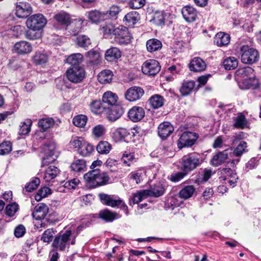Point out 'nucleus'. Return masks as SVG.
<instances>
[{"label": "nucleus", "instance_id": "nucleus-1", "mask_svg": "<svg viewBox=\"0 0 261 261\" xmlns=\"http://www.w3.org/2000/svg\"><path fill=\"white\" fill-rule=\"evenodd\" d=\"M84 179L87 187L95 188L107 184L110 177L106 172H101L99 169H96L86 173Z\"/></svg>", "mask_w": 261, "mask_h": 261}, {"label": "nucleus", "instance_id": "nucleus-2", "mask_svg": "<svg viewBox=\"0 0 261 261\" xmlns=\"http://www.w3.org/2000/svg\"><path fill=\"white\" fill-rule=\"evenodd\" d=\"M75 239L76 235H72V230L67 229L61 231L55 237L52 246L56 251H63L68 248L70 245H74Z\"/></svg>", "mask_w": 261, "mask_h": 261}, {"label": "nucleus", "instance_id": "nucleus-3", "mask_svg": "<svg viewBox=\"0 0 261 261\" xmlns=\"http://www.w3.org/2000/svg\"><path fill=\"white\" fill-rule=\"evenodd\" d=\"M238 49V52L241 55V61L243 63L252 64L259 60V53L255 48L248 45H243L239 46Z\"/></svg>", "mask_w": 261, "mask_h": 261}, {"label": "nucleus", "instance_id": "nucleus-4", "mask_svg": "<svg viewBox=\"0 0 261 261\" xmlns=\"http://www.w3.org/2000/svg\"><path fill=\"white\" fill-rule=\"evenodd\" d=\"M202 163L200 155L192 153L184 155L181 159V169L188 173L193 171Z\"/></svg>", "mask_w": 261, "mask_h": 261}, {"label": "nucleus", "instance_id": "nucleus-5", "mask_svg": "<svg viewBox=\"0 0 261 261\" xmlns=\"http://www.w3.org/2000/svg\"><path fill=\"white\" fill-rule=\"evenodd\" d=\"M98 197L103 204L112 207H119L124 210L126 214H128L127 206L120 198L104 193L99 194Z\"/></svg>", "mask_w": 261, "mask_h": 261}, {"label": "nucleus", "instance_id": "nucleus-6", "mask_svg": "<svg viewBox=\"0 0 261 261\" xmlns=\"http://www.w3.org/2000/svg\"><path fill=\"white\" fill-rule=\"evenodd\" d=\"M114 35L115 42L120 45H125L130 42L131 37L125 27L120 25L116 28Z\"/></svg>", "mask_w": 261, "mask_h": 261}, {"label": "nucleus", "instance_id": "nucleus-7", "mask_svg": "<svg viewBox=\"0 0 261 261\" xmlns=\"http://www.w3.org/2000/svg\"><path fill=\"white\" fill-rule=\"evenodd\" d=\"M46 20L41 14H36L29 17L26 24L29 29L41 30L46 24Z\"/></svg>", "mask_w": 261, "mask_h": 261}, {"label": "nucleus", "instance_id": "nucleus-8", "mask_svg": "<svg viewBox=\"0 0 261 261\" xmlns=\"http://www.w3.org/2000/svg\"><path fill=\"white\" fill-rule=\"evenodd\" d=\"M161 69L158 61L154 59H149L143 63L142 65V72L148 76H154Z\"/></svg>", "mask_w": 261, "mask_h": 261}, {"label": "nucleus", "instance_id": "nucleus-9", "mask_svg": "<svg viewBox=\"0 0 261 261\" xmlns=\"http://www.w3.org/2000/svg\"><path fill=\"white\" fill-rule=\"evenodd\" d=\"M197 138L198 136L196 133L190 132H184L178 140V147L181 149L185 147H191L195 144Z\"/></svg>", "mask_w": 261, "mask_h": 261}, {"label": "nucleus", "instance_id": "nucleus-10", "mask_svg": "<svg viewBox=\"0 0 261 261\" xmlns=\"http://www.w3.org/2000/svg\"><path fill=\"white\" fill-rule=\"evenodd\" d=\"M85 75L84 68L79 66L72 67L66 71V76L70 82H81Z\"/></svg>", "mask_w": 261, "mask_h": 261}, {"label": "nucleus", "instance_id": "nucleus-11", "mask_svg": "<svg viewBox=\"0 0 261 261\" xmlns=\"http://www.w3.org/2000/svg\"><path fill=\"white\" fill-rule=\"evenodd\" d=\"M105 114L107 119L111 121L118 119L123 114L124 109L120 105L108 107L105 109Z\"/></svg>", "mask_w": 261, "mask_h": 261}, {"label": "nucleus", "instance_id": "nucleus-12", "mask_svg": "<svg viewBox=\"0 0 261 261\" xmlns=\"http://www.w3.org/2000/svg\"><path fill=\"white\" fill-rule=\"evenodd\" d=\"M32 50V44L26 41H20L16 42L12 48L13 53L21 56L29 54Z\"/></svg>", "mask_w": 261, "mask_h": 261}, {"label": "nucleus", "instance_id": "nucleus-13", "mask_svg": "<svg viewBox=\"0 0 261 261\" xmlns=\"http://www.w3.org/2000/svg\"><path fill=\"white\" fill-rule=\"evenodd\" d=\"M144 90L137 86L132 87L128 89L125 93L124 96L126 100L129 101H135L140 99L144 95Z\"/></svg>", "mask_w": 261, "mask_h": 261}, {"label": "nucleus", "instance_id": "nucleus-14", "mask_svg": "<svg viewBox=\"0 0 261 261\" xmlns=\"http://www.w3.org/2000/svg\"><path fill=\"white\" fill-rule=\"evenodd\" d=\"M16 15L19 18H25L32 12V7L29 3H17L16 6Z\"/></svg>", "mask_w": 261, "mask_h": 261}, {"label": "nucleus", "instance_id": "nucleus-15", "mask_svg": "<svg viewBox=\"0 0 261 261\" xmlns=\"http://www.w3.org/2000/svg\"><path fill=\"white\" fill-rule=\"evenodd\" d=\"M86 16L92 23L98 24L107 19V14L97 10L87 12Z\"/></svg>", "mask_w": 261, "mask_h": 261}, {"label": "nucleus", "instance_id": "nucleus-16", "mask_svg": "<svg viewBox=\"0 0 261 261\" xmlns=\"http://www.w3.org/2000/svg\"><path fill=\"white\" fill-rule=\"evenodd\" d=\"M128 117L133 122L141 120L145 116V111L142 107L134 106L128 112Z\"/></svg>", "mask_w": 261, "mask_h": 261}, {"label": "nucleus", "instance_id": "nucleus-17", "mask_svg": "<svg viewBox=\"0 0 261 261\" xmlns=\"http://www.w3.org/2000/svg\"><path fill=\"white\" fill-rule=\"evenodd\" d=\"M49 208L48 206L43 203H38L34 207L32 212V216L35 219H40L41 218H46V216L48 213Z\"/></svg>", "mask_w": 261, "mask_h": 261}, {"label": "nucleus", "instance_id": "nucleus-18", "mask_svg": "<svg viewBox=\"0 0 261 261\" xmlns=\"http://www.w3.org/2000/svg\"><path fill=\"white\" fill-rule=\"evenodd\" d=\"M113 138L115 141H120L129 136L134 137L135 133L132 130H128L125 128L120 127L114 129L112 133Z\"/></svg>", "mask_w": 261, "mask_h": 261}, {"label": "nucleus", "instance_id": "nucleus-19", "mask_svg": "<svg viewBox=\"0 0 261 261\" xmlns=\"http://www.w3.org/2000/svg\"><path fill=\"white\" fill-rule=\"evenodd\" d=\"M181 13L185 20L188 22L195 21L197 16V12L196 9L190 6L183 7Z\"/></svg>", "mask_w": 261, "mask_h": 261}, {"label": "nucleus", "instance_id": "nucleus-20", "mask_svg": "<svg viewBox=\"0 0 261 261\" xmlns=\"http://www.w3.org/2000/svg\"><path fill=\"white\" fill-rule=\"evenodd\" d=\"M173 130V126L168 122H164L158 126V135L163 139L169 136Z\"/></svg>", "mask_w": 261, "mask_h": 261}, {"label": "nucleus", "instance_id": "nucleus-21", "mask_svg": "<svg viewBox=\"0 0 261 261\" xmlns=\"http://www.w3.org/2000/svg\"><path fill=\"white\" fill-rule=\"evenodd\" d=\"M228 149H226L223 151H218L215 154L211 160V165L216 167L224 163L228 159Z\"/></svg>", "mask_w": 261, "mask_h": 261}, {"label": "nucleus", "instance_id": "nucleus-22", "mask_svg": "<svg viewBox=\"0 0 261 261\" xmlns=\"http://www.w3.org/2000/svg\"><path fill=\"white\" fill-rule=\"evenodd\" d=\"M102 102L108 107L118 105V97L116 94L111 92L107 91L102 96Z\"/></svg>", "mask_w": 261, "mask_h": 261}, {"label": "nucleus", "instance_id": "nucleus-23", "mask_svg": "<svg viewBox=\"0 0 261 261\" xmlns=\"http://www.w3.org/2000/svg\"><path fill=\"white\" fill-rule=\"evenodd\" d=\"M206 65L205 62L200 58H194L189 64L190 70L194 72H201L204 70Z\"/></svg>", "mask_w": 261, "mask_h": 261}, {"label": "nucleus", "instance_id": "nucleus-24", "mask_svg": "<svg viewBox=\"0 0 261 261\" xmlns=\"http://www.w3.org/2000/svg\"><path fill=\"white\" fill-rule=\"evenodd\" d=\"M214 173L210 169L205 168L199 171L196 175L195 182L198 184H201L206 182Z\"/></svg>", "mask_w": 261, "mask_h": 261}, {"label": "nucleus", "instance_id": "nucleus-25", "mask_svg": "<svg viewBox=\"0 0 261 261\" xmlns=\"http://www.w3.org/2000/svg\"><path fill=\"white\" fill-rule=\"evenodd\" d=\"M54 18L58 24L66 27L71 20L70 15L65 11L58 12L54 15Z\"/></svg>", "mask_w": 261, "mask_h": 261}, {"label": "nucleus", "instance_id": "nucleus-26", "mask_svg": "<svg viewBox=\"0 0 261 261\" xmlns=\"http://www.w3.org/2000/svg\"><path fill=\"white\" fill-rule=\"evenodd\" d=\"M230 36L224 32L218 33L214 38V43L218 46H224L230 42Z\"/></svg>", "mask_w": 261, "mask_h": 261}, {"label": "nucleus", "instance_id": "nucleus-27", "mask_svg": "<svg viewBox=\"0 0 261 261\" xmlns=\"http://www.w3.org/2000/svg\"><path fill=\"white\" fill-rule=\"evenodd\" d=\"M55 149V146L53 143H49L48 144H44L42 147V151L45 154L46 157L42 158V162L43 164H45L47 163H50L54 159L49 160L47 161V160L49 159V157L52 156L54 154Z\"/></svg>", "mask_w": 261, "mask_h": 261}, {"label": "nucleus", "instance_id": "nucleus-28", "mask_svg": "<svg viewBox=\"0 0 261 261\" xmlns=\"http://www.w3.org/2000/svg\"><path fill=\"white\" fill-rule=\"evenodd\" d=\"M36 220V221L34 223V228L39 232L41 231L43 228H46L55 223V220L48 218Z\"/></svg>", "mask_w": 261, "mask_h": 261}, {"label": "nucleus", "instance_id": "nucleus-29", "mask_svg": "<svg viewBox=\"0 0 261 261\" xmlns=\"http://www.w3.org/2000/svg\"><path fill=\"white\" fill-rule=\"evenodd\" d=\"M106 222H112L114 220L119 218V215L116 212H113L108 209H104L100 211L97 216Z\"/></svg>", "mask_w": 261, "mask_h": 261}, {"label": "nucleus", "instance_id": "nucleus-30", "mask_svg": "<svg viewBox=\"0 0 261 261\" xmlns=\"http://www.w3.org/2000/svg\"><path fill=\"white\" fill-rule=\"evenodd\" d=\"M121 53L117 47H111L108 49L105 53V58L109 62H113L120 58Z\"/></svg>", "mask_w": 261, "mask_h": 261}, {"label": "nucleus", "instance_id": "nucleus-31", "mask_svg": "<svg viewBox=\"0 0 261 261\" xmlns=\"http://www.w3.org/2000/svg\"><path fill=\"white\" fill-rule=\"evenodd\" d=\"M48 59L47 55L43 51H36L32 57V60L36 65H42L45 64Z\"/></svg>", "mask_w": 261, "mask_h": 261}, {"label": "nucleus", "instance_id": "nucleus-32", "mask_svg": "<svg viewBox=\"0 0 261 261\" xmlns=\"http://www.w3.org/2000/svg\"><path fill=\"white\" fill-rule=\"evenodd\" d=\"M59 173V169L54 165H50L45 170L44 179L46 182H50L55 179Z\"/></svg>", "mask_w": 261, "mask_h": 261}, {"label": "nucleus", "instance_id": "nucleus-33", "mask_svg": "<svg viewBox=\"0 0 261 261\" xmlns=\"http://www.w3.org/2000/svg\"><path fill=\"white\" fill-rule=\"evenodd\" d=\"M83 21L80 19H75L71 20L66 27L69 31L74 35H76L81 30Z\"/></svg>", "mask_w": 261, "mask_h": 261}, {"label": "nucleus", "instance_id": "nucleus-34", "mask_svg": "<svg viewBox=\"0 0 261 261\" xmlns=\"http://www.w3.org/2000/svg\"><path fill=\"white\" fill-rule=\"evenodd\" d=\"M145 175V170L143 169L131 172L127 178L129 181H135L136 184H140Z\"/></svg>", "mask_w": 261, "mask_h": 261}, {"label": "nucleus", "instance_id": "nucleus-35", "mask_svg": "<svg viewBox=\"0 0 261 261\" xmlns=\"http://www.w3.org/2000/svg\"><path fill=\"white\" fill-rule=\"evenodd\" d=\"M140 18L139 14L137 12L132 11L125 15L124 20L126 25L132 27L140 20Z\"/></svg>", "mask_w": 261, "mask_h": 261}, {"label": "nucleus", "instance_id": "nucleus-36", "mask_svg": "<svg viewBox=\"0 0 261 261\" xmlns=\"http://www.w3.org/2000/svg\"><path fill=\"white\" fill-rule=\"evenodd\" d=\"M206 83H199L197 88L194 85V83H183L180 89V92L182 95L186 96L190 93L193 90L197 89L199 87L204 86Z\"/></svg>", "mask_w": 261, "mask_h": 261}, {"label": "nucleus", "instance_id": "nucleus-37", "mask_svg": "<svg viewBox=\"0 0 261 261\" xmlns=\"http://www.w3.org/2000/svg\"><path fill=\"white\" fill-rule=\"evenodd\" d=\"M70 168L76 173L84 172L86 169V161L83 159L75 160L71 163Z\"/></svg>", "mask_w": 261, "mask_h": 261}, {"label": "nucleus", "instance_id": "nucleus-38", "mask_svg": "<svg viewBox=\"0 0 261 261\" xmlns=\"http://www.w3.org/2000/svg\"><path fill=\"white\" fill-rule=\"evenodd\" d=\"M146 46L147 50L150 53H152L161 49L162 43L159 40L152 38L146 42Z\"/></svg>", "mask_w": 261, "mask_h": 261}, {"label": "nucleus", "instance_id": "nucleus-39", "mask_svg": "<svg viewBox=\"0 0 261 261\" xmlns=\"http://www.w3.org/2000/svg\"><path fill=\"white\" fill-rule=\"evenodd\" d=\"M164 191V187L160 184L151 187L149 189L145 190V192L148 196L155 197L162 195Z\"/></svg>", "mask_w": 261, "mask_h": 261}, {"label": "nucleus", "instance_id": "nucleus-40", "mask_svg": "<svg viewBox=\"0 0 261 261\" xmlns=\"http://www.w3.org/2000/svg\"><path fill=\"white\" fill-rule=\"evenodd\" d=\"M105 106H102L100 100H93L90 105V108L91 112L95 114H100L102 112H105L106 109Z\"/></svg>", "mask_w": 261, "mask_h": 261}, {"label": "nucleus", "instance_id": "nucleus-41", "mask_svg": "<svg viewBox=\"0 0 261 261\" xmlns=\"http://www.w3.org/2000/svg\"><path fill=\"white\" fill-rule=\"evenodd\" d=\"M83 59V56L81 54H73L69 56L66 59L67 63L70 64L72 67L74 66H79Z\"/></svg>", "mask_w": 261, "mask_h": 261}, {"label": "nucleus", "instance_id": "nucleus-42", "mask_svg": "<svg viewBox=\"0 0 261 261\" xmlns=\"http://www.w3.org/2000/svg\"><path fill=\"white\" fill-rule=\"evenodd\" d=\"M86 57L89 63L93 65H97L100 63V56L99 53L90 50L87 53Z\"/></svg>", "mask_w": 261, "mask_h": 261}, {"label": "nucleus", "instance_id": "nucleus-43", "mask_svg": "<svg viewBox=\"0 0 261 261\" xmlns=\"http://www.w3.org/2000/svg\"><path fill=\"white\" fill-rule=\"evenodd\" d=\"M223 63L224 68L227 70L234 69L238 66V59L234 57L227 58Z\"/></svg>", "mask_w": 261, "mask_h": 261}, {"label": "nucleus", "instance_id": "nucleus-44", "mask_svg": "<svg viewBox=\"0 0 261 261\" xmlns=\"http://www.w3.org/2000/svg\"><path fill=\"white\" fill-rule=\"evenodd\" d=\"M111 149V145L107 141H100L96 146L97 151L101 154L109 153Z\"/></svg>", "mask_w": 261, "mask_h": 261}, {"label": "nucleus", "instance_id": "nucleus-45", "mask_svg": "<svg viewBox=\"0 0 261 261\" xmlns=\"http://www.w3.org/2000/svg\"><path fill=\"white\" fill-rule=\"evenodd\" d=\"M93 150V146L88 142L84 141L81 148L78 149V152L81 155L87 156L89 155Z\"/></svg>", "mask_w": 261, "mask_h": 261}, {"label": "nucleus", "instance_id": "nucleus-46", "mask_svg": "<svg viewBox=\"0 0 261 261\" xmlns=\"http://www.w3.org/2000/svg\"><path fill=\"white\" fill-rule=\"evenodd\" d=\"M234 121L233 126L236 128L243 129L247 126L248 122L245 116L242 114L235 117Z\"/></svg>", "mask_w": 261, "mask_h": 261}, {"label": "nucleus", "instance_id": "nucleus-47", "mask_svg": "<svg viewBox=\"0 0 261 261\" xmlns=\"http://www.w3.org/2000/svg\"><path fill=\"white\" fill-rule=\"evenodd\" d=\"M54 124L55 121L51 118H42L38 122V125L43 132L46 131L48 128L52 127Z\"/></svg>", "mask_w": 261, "mask_h": 261}, {"label": "nucleus", "instance_id": "nucleus-48", "mask_svg": "<svg viewBox=\"0 0 261 261\" xmlns=\"http://www.w3.org/2000/svg\"><path fill=\"white\" fill-rule=\"evenodd\" d=\"M56 232V230L54 228L47 229L42 233L40 240L44 243H49L52 241Z\"/></svg>", "mask_w": 261, "mask_h": 261}, {"label": "nucleus", "instance_id": "nucleus-49", "mask_svg": "<svg viewBox=\"0 0 261 261\" xmlns=\"http://www.w3.org/2000/svg\"><path fill=\"white\" fill-rule=\"evenodd\" d=\"M88 118L85 115H77L72 120L73 124L79 127H84L87 122Z\"/></svg>", "mask_w": 261, "mask_h": 261}, {"label": "nucleus", "instance_id": "nucleus-50", "mask_svg": "<svg viewBox=\"0 0 261 261\" xmlns=\"http://www.w3.org/2000/svg\"><path fill=\"white\" fill-rule=\"evenodd\" d=\"M150 105L154 109H158L163 106V98L159 95H155L151 96L149 99Z\"/></svg>", "mask_w": 261, "mask_h": 261}, {"label": "nucleus", "instance_id": "nucleus-51", "mask_svg": "<svg viewBox=\"0 0 261 261\" xmlns=\"http://www.w3.org/2000/svg\"><path fill=\"white\" fill-rule=\"evenodd\" d=\"M113 76V72L110 70L101 71L97 76L98 82H111Z\"/></svg>", "mask_w": 261, "mask_h": 261}, {"label": "nucleus", "instance_id": "nucleus-52", "mask_svg": "<svg viewBox=\"0 0 261 261\" xmlns=\"http://www.w3.org/2000/svg\"><path fill=\"white\" fill-rule=\"evenodd\" d=\"M195 189L193 186H186L180 191L179 197L185 199H188L193 195Z\"/></svg>", "mask_w": 261, "mask_h": 261}, {"label": "nucleus", "instance_id": "nucleus-53", "mask_svg": "<svg viewBox=\"0 0 261 261\" xmlns=\"http://www.w3.org/2000/svg\"><path fill=\"white\" fill-rule=\"evenodd\" d=\"M42 36L40 30L30 29L25 32V37L29 40H35L40 39Z\"/></svg>", "mask_w": 261, "mask_h": 261}, {"label": "nucleus", "instance_id": "nucleus-54", "mask_svg": "<svg viewBox=\"0 0 261 261\" xmlns=\"http://www.w3.org/2000/svg\"><path fill=\"white\" fill-rule=\"evenodd\" d=\"M51 194V190L47 187H44L39 190L35 196L36 200L40 201L43 198L47 197Z\"/></svg>", "mask_w": 261, "mask_h": 261}, {"label": "nucleus", "instance_id": "nucleus-55", "mask_svg": "<svg viewBox=\"0 0 261 261\" xmlns=\"http://www.w3.org/2000/svg\"><path fill=\"white\" fill-rule=\"evenodd\" d=\"M247 145L246 142H241L234 149L233 151V155L237 157H240L243 153L247 151Z\"/></svg>", "mask_w": 261, "mask_h": 261}, {"label": "nucleus", "instance_id": "nucleus-56", "mask_svg": "<svg viewBox=\"0 0 261 261\" xmlns=\"http://www.w3.org/2000/svg\"><path fill=\"white\" fill-rule=\"evenodd\" d=\"M121 161L127 166H130L132 163L137 161L136 159L134 157V153L126 152L124 153L121 159Z\"/></svg>", "mask_w": 261, "mask_h": 261}, {"label": "nucleus", "instance_id": "nucleus-57", "mask_svg": "<svg viewBox=\"0 0 261 261\" xmlns=\"http://www.w3.org/2000/svg\"><path fill=\"white\" fill-rule=\"evenodd\" d=\"M106 132V128L104 125L98 124L92 128V134L97 138L102 137Z\"/></svg>", "mask_w": 261, "mask_h": 261}, {"label": "nucleus", "instance_id": "nucleus-58", "mask_svg": "<svg viewBox=\"0 0 261 261\" xmlns=\"http://www.w3.org/2000/svg\"><path fill=\"white\" fill-rule=\"evenodd\" d=\"M32 122L31 119H27L20 126L19 134L24 135L28 134L31 130Z\"/></svg>", "mask_w": 261, "mask_h": 261}, {"label": "nucleus", "instance_id": "nucleus-59", "mask_svg": "<svg viewBox=\"0 0 261 261\" xmlns=\"http://www.w3.org/2000/svg\"><path fill=\"white\" fill-rule=\"evenodd\" d=\"M120 11L119 7L115 5L112 6L109 10L105 12L107 14V19H116Z\"/></svg>", "mask_w": 261, "mask_h": 261}, {"label": "nucleus", "instance_id": "nucleus-60", "mask_svg": "<svg viewBox=\"0 0 261 261\" xmlns=\"http://www.w3.org/2000/svg\"><path fill=\"white\" fill-rule=\"evenodd\" d=\"M12 149V143L10 141H4L0 144V154L5 155Z\"/></svg>", "mask_w": 261, "mask_h": 261}, {"label": "nucleus", "instance_id": "nucleus-61", "mask_svg": "<svg viewBox=\"0 0 261 261\" xmlns=\"http://www.w3.org/2000/svg\"><path fill=\"white\" fill-rule=\"evenodd\" d=\"M77 44L80 47L86 48L91 44V40L87 36L80 35L77 38Z\"/></svg>", "mask_w": 261, "mask_h": 261}, {"label": "nucleus", "instance_id": "nucleus-62", "mask_svg": "<svg viewBox=\"0 0 261 261\" xmlns=\"http://www.w3.org/2000/svg\"><path fill=\"white\" fill-rule=\"evenodd\" d=\"M40 182V179L38 177H34L32 178V180L27 184L25 188L27 191L31 192L38 187Z\"/></svg>", "mask_w": 261, "mask_h": 261}, {"label": "nucleus", "instance_id": "nucleus-63", "mask_svg": "<svg viewBox=\"0 0 261 261\" xmlns=\"http://www.w3.org/2000/svg\"><path fill=\"white\" fill-rule=\"evenodd\" d=\"M148 195L145 192V190L140 191L133 194L132 202L133 204H137L141 202L143 199L145 198Z\"/></svg>", "mask_w": 261, "mask_h": 261}, {"label": "nucleus", "instance_id": "nucleus-64", "mask_svg": "<svg viewBox=\"0 0 261 261\" xmlns=\"http://www.w3.org/2000/svg\"><path fill=\"white\" fill-rule=\"evenodd\" d=\"M18 210V205L15 202L8 204L6 207V214L9 217L13 216Z\"/></svg>", "mask_w": 261, "mask_h": 261}]
</instances>
